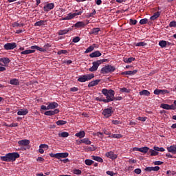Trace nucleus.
Here are the masks:
<instances>
[{"instance_id": "nucleus-1", "label": "nucleus", "mask_w": 176, "mask_h": 176, "mask_svg": "<svg viewBox=\"0 0 176 176\" xmlns=\"http://www.w3.org/2000/svg\"><path fill=\"white\" fill-rule=\"evenodd\" d=\"M19 157H20V154H19V153H9L4 156L0 157V160H1V162H16V159H19Z\"/></svg>"}, {"instance_id": "nucleus-2", "label": "nucleus", "mask_w": 176, "mask_h": 176, "mask_svg": "<svg viewBox=\"0 0 176 176\" xmlns=\"http://www.w3.org/2000/svg\"><path fill=\"white\" fill-rule=\"evenodd\" d=\"M102 93L105 96V98H100V97H96V100L99 101L100 102H112V97L113 96L111 93H110V96L109 95V90L107 89H102Z\"/></svg>"}, {"instance_id": "nucleus-3", "label": "nucleus", "mask_w": 176, "mask_h": 176, "mask_svg": "<svg viewBox=\"0 0 176 176\" xmlns=\"http://www.w3.org/2000/svg\"><path fill=\"white\" fill-rule=\"evenodd\" d=\"M107 61H108V59H101L94 61L92 63V67L89 68L90 72H95V71H97V69H98V67H100L101 64H104V63H107Z\"/></svg>"}, {"instance_id": "nucleus-4", "label": "nucleus", "mask_w": 176, "mask_h": 176, "mask_svg": "<svg viewBox=\"0 0 176 176\" xmlns=\"http://www.w3.org/2000/svg\"><path fill=\"white\" fill-rule=\"evenodd\" d=\"M115 71H116V68L115 67V66L107 65L101 69L100 74H112V72H115Z\"/></svg>"}, {"instance_id": "nucleus-5", "label": "nucleus", "mask_w": 176, "mask_h": 176, "mask_svg": "<svg viewBox=\"0 0 176 176\" xmlns=\"http://www.w3.org/2000/svg\"><path fill=\"white\" fill-rule=\"evenodd\" d=\"M93 78H94V74L82 75L78 77L77 80L78 82L83 83L85 82H88V80H91Z\"/></svg>"}, {"instance_id": "nucleus-6", "label": "nucleus", "mask_w": 176, "mask_h": 176, "mask_svg": "<svg viewBox=\"0 0 176 176\" xmlns=\"http://www.w3.org/2000/svg\"><path fill=\"white\" fill-rule=\"evenodd\" d=\"M50 157H55L56 159H65V157H68L69 154L68 153H50Z\"/></svg>"}, {"instance_id": "nucleus-7", "label": "nucleus", "mask_w": 176, "mask_h": 176, "mask_svg": "<svg viewBox=\"0 0 176 176\" xmlns=\"http://www.w3.org/2000/svg\"><path fill=\"white\" fill-rule=\"evenodd\" d=\"M102 113L104 116V117L109 118L112 116V113H113V108L112 107H110L109 108L104 109H103Z\"/></svg>"}, {"instance_id": "nucleus-8", "label": "nucleus", "mask_w": 176, "mask_h": 176, "mask_svg": "<svg viewBox=\"0 0 176 176\" xmlns=\"http://www.w3.org/2000/svg\"><path fill=\"white\" fill-rule=\"evenodd\" d=\"M17 47V44L16 43H7L3 45V49L5 50H13Z\"/></svg>"}, {"instance_id": "nucleus-9", "label": "nucleus", "mask_w": 176, "mask_h": 176, "mask_svg": "<svg viewBox=\"0 0 176 176\" xmlns=\"http://www.w3.org/2000/svg\"><path fill=\"white\" fill-rule=\"evenodd\" d=\"M52 45L50 44L47 43L44 45V48L40 47L37 45H32L30 47L31 49H35L36 50H38V52H46V49H49V47H51Z\"/></svg>"}, {"instance_id": "nucleus-10", "label": "nucleus", "mask_w": 176, "mask_h": 176, "mask_svg": "<svg viewBox=\"0 0 176 176\" xmlns=\"http://www.w3.org/2000/svg\"><path fill=\"white\" fill-rule=\"evenodd\" d=\"M111 93L113 95V96H111V101H120L122 100V96H118V97H115V91L112 90V89H109V96H111Z\"/></svg>"}, {"instance_id": "nucleus-11", "label": "nucleus", "mask_w": 176, "mask_h": 176, "mask_svg": "<svg viewBox=\"0 0 176 176\" xmlns=\"http://www.w3.org/2000/svg\"><path fill=\"white\" fill-rule=\"evenodd\" d=\"M105 155L107 157H109V159H111V160H116V159H118V155L115 154L113 151H109L106 153Z\"/></svg>"}, {"instance_id": "nucleus-12", "label": "nucleus", "mask_w": 176, "mask_h": 176, "mask_svg": "<svg viewBox=\"0 0 176 176\" xmlns=\"http://www.w3.org/2000/svg\"><path fill=\"white\" fill-rule=\"evenodd\" d=\"M52 9H54V3H47L43 7L44 12H50Z\"/></svg>"}, {"instance_id": "nucleus-13", "label": "nucleus", "mask_w": 176, "mask_h": 176, "mask_svg": "<svg viewBox=\"0 0 176 176\" xmlns=\"http://www.w3.org/2000/svg\"><path fill=\"white\" fill-rule=\"evenodd\" d=\"M161 108H162L163 109H167V110H170V109H173V110H175L176 107L175 106H174V104H164L162 103L161 104Z\"/></svg>"}, {"instance_id": "nucleus-14", "label": "nucleus", "mask_w": 176, "mask_h": 176, "mask_svg": "<svg viewBox=\"0 0 176 176\" xmlns=\"http://www.w3.org/2000/svg\"><path fill=\"white\" fill-rule=\"evenodd\" d=\"M60 112V110L58 109H56L54 111H47L44 113V115L45 116H53V115H56Z\"/></svg>"}, {"instance_id": "nucleus-15", "label": "nucleus", "mask_w": 176, "mask_h": 176, "mask_svg": "<svg viewBox=\"0 0 176 176\" xmlns=\"http://www.w3.org/2000/svg\"><path fill=\"white\" fill-rule=\"evenodd\" d=\"M168 91L166 89H156L154 90V94L159 96V94H168Z\"/></svg>"}, {"instance_id": "nucleus-16", "label": "nucleus", "mask_w": 176, "mask_h": 176, "mask_svg": "<svg viewBox=\"0 0 176 176\" xmlns=\"http://www.w3.org/2000/svg\"><path fill=\"white\" fill-rule=\"evenodd\" d=\"M47 105L48 106V109H56V108L58 107V103L56 102H48Z\"/></svg>"}, {"instance_id": "nucleus-17", "label": "nucleus", "mask_w": 176, "mask_h": 176, "mask_svg": "<svg viewBox=\"0 0 176 176\" xmlns=\"http://www.w3.org/2000/svg\"><path fill=\"white\" fill-rule=\"evenodd\" d=\"M160 170V167L155 166V167H146L144 168V171L147 173H151V171H159Z\"/></svg>"}, {"instance_id": "nucleus-18", "label": "nucleus", "mask_w": 176, "mask_h": 176, "mask_svg": "<svg viewBox=\"0 0 176 176\" xmlns=\"http://www.w3.org/2000/svg\"><path fill=\"white\" fill-rule=\"evenodd\" d=\"M27 113H28V109H20L17 111V115H19V116H25Z\"/></svg>"}, {"instance_id": "nucleus-19", "label": "nucleus", "mask_w": 176, "mask_h": 176, "mask_svg": "<svg viewBox=\"0 0 176 176\" xmlns=\"http://www.w3.org/2000/svg\"><path fill=\"white\" fill-rule=\"evenodd\" d=\"M0 63H3V67H8L9 63H10V59L9 58H0Z\"/></svg>"}, {"instance_id": "nucleus-20", "label": "nucleus", "mask_w": 176, "mask_h": 176, "mask_svg": "<svg viewBox=\"0 0 176 176\" xmlns=\"http://www.w3.org/2000/svg\"><path fill=\"white\" fill-rule=\"evenodd\" d=\"M102 55V54H101L100 51H95L89 54V57H91V58H94L96 57H101Z\"/></svg>"}, {"instance_id": "nucleus-21", "label": "nucleus", "mask_w": 176, "mask_h": 176, "mask_svg": "<svg viewBox=\"0 0 176 176\" xmlns=\"http://www.w3.org/2000/svg\"><path fill=\"white\" fill-rule=\"evenodd\" d=\"M30 140H19L18 142L19 145H21V146H27L28 145H30Z\"/></svg>"}, {"instance_id": "nucleus-22", "label": "nucleus", "mask_w": 176, "mask_h": 176, "mask_svg": "<svg viewBox=\"0 0 176 176\" xmlns=\"http://www.w3.org/2000/svg\"><path fill=\"white\" fill-rule=\"evenodd\" d=\"M168 152L173 153V155H175L176 153V144L171 145L169 147H167Z\"/></svg>"}, {"instance_id": "nucleus-23", "label": "nucleus", "mask_w": 176, "mask_h": 176, "mask_svg": "<svg viewBox=\"0 0 176 176\" xmlns=\"http://www.w3.org/2000/svg\"><path fill=\"white\" fill-rule=\"evenodd\" d=\"M161 12H155L154 14H153V16H151V17H150V20H151V21H155V20H157V19H159V17H160V14H161Z\"/></svg>"}, {"instance_id": "nucleus-24", "label": "nucleus", "mask_w": 176, "mask_h": 176, "mask_svg": "<svg viewBox=\"0 0 176 176\" xmlns=\"http://www.w3.org/2000/svg\"><path fill=\"white\" fill-rule=\"evenodd\" d=\"M137 72H138V70H137V69H135L133 71H126V72H122L121 75H130V76L135 75V74H137Z\"/></svg>"}, {"instance_id": "nucleus-25", "label": "nucleus", "mask_w": 176, "mask_h": 176, "mask_svg": "<svg viewBox=\"0 0 176 176\" xmlns=\"http://www.w3.org/2000/svg\"><path fill=\"white\" fill-rule=\"evenodd\" d=\"M35 49H32V50H25V51H22L21 52V56H23V55H27V54H32V53H35Z\"/></svg>"}, {"instance_id": "nucleus-26", "label": "nucleus", "mask_w": 176, "mask_h": 176, "mask_svg": "<svg viewBox=\"0 0 176 176\" xmlns=\"http://www.w3.org/2000/svg\"><path fill=\"white\" fill-rule=\"evenodd\" d=\"M101 31V29L100 28H95L93 29H91L89 34H91L93 35H98V32Z\"/></svg>"}, {"instance_id": "nucleus-27", "label": "nucleus", "mask_w": 176, "mask_h": 176, "mask_svg": "<svg viewBox=\"0 0 176 176\" xmlns=\"http://www.w3.org/2000/svg\"><path fill=\"white\" fill-rule=\"evenodd\" d=\"M100 82H101V80H93L89 83L88 87H94V86H97Z\"/></svg>"}, {"instance_id": "nucleus-28", "label": "nucleus", "mask_w": 176, "mask_h": 176, "mask_svg": "<svg viewBox=\"0 0 176 176\" xmlns=\"http://www.w3.org/2000/svg\"><path fill=\"white\" fill-rule=\"evenodd\" d=\"M85 135H86L85 131H80L75 134V136L78 137V138H85Z\"/></svg>"}, {"instance_id": "nucleus-29", "label": "nucleus", "mask_w": 176, "mask_h": 176, "mask_svg": "<svg viewBox=\"0 0 176 176\" xmlns=\"http://www.w3.org/2000/svg\"><path fill=\"white\" fill-rule=\"evenodd\" d=\"M85 25L86 24H85L83 21H78L75 23L74 27H76V28H83Z\"/></svg>"}, {"instance_id": "nucleus-30", "label": "nucleus", "mask_w": 176, "mask_h": 176, "mask_svg": "<svg viewBox=\"0 0 176 176\" xmlns=\"http://www.w3.org/2000/svg\"><path fill=\"white\" fill-rule=\"evenodd\" d=\"M74 17H76L75 13H69L67 16L63 19V20H72V19H74Z\"/></svg>"}, {"instance_id": "nucleus-31", "label": "nucleus", "mask_w": 176, "mask_h": 176, "mask_svg": "<svg viewBox=\"0 0 176 176\" xmlns=\"http://www.w3.org/2000/svg\"><path fill=\"white\" fill-rule=\"evenodd\" d=\"M96 49V44H93L92 45L89 46L85 52V54H87V53H91V52H93Z\"/></svg>"}, {"instance_id": "nucleus-32", "label": "nucleus", "mask_w": 176, "mask_h": 176, "mask_svg": "<svg viewBox=\"0 0 176 176\" xmlns=\"http://www.w3.org/2000/svg\"><path fill=\"white\" fill-rule=\"evenodd\" d=\"M92 160H95L96 162H98L99 163H103L104 162V160H102L101 158V157H98V156H96V155L92 156Z\"/></svg>"}, {"instance_id": "nucleus-33", "label": "nucleus", "mask_w": 176, "mask_h": 176, "mask_svg": "<svg viewBox=\"0 0 176 176\" xmlns=\"http://www.w3.org/2000/svg\"><path fill=\"white\" fill-rule=\"evenodd\" d=\"M10 85H13L14 86H19L20 85V82H19V80L14 78L10 80Z\"/></svg>"}, {"instance_id": "nucleus-34", "label": "nucleus", "mask_w": 176, "mask_h": 176, "mask_svg": "<svg viewBox=\"0 0 176 176\" xmlns=\"http://www.w3.org/2000/svg\"><path fill=\"white\" fill-rule=\"evenodd\" d=\"M69 31H71V29H65L63 30H59L58 34V35H65V34H68V32H69Z\"/></svg>"}, {"instance_id": "nucleus-35", "label": "nucleus", "mask_w": 176, "mask_h": 176, "mask_svg": "<svg viewBox=\"0 0 176 176\" xmlns=\"http://www.w3.org/2000/svg\"><path fill=\"white\" fill-rule=\"evenodd\" d=\"M24 25H25V24L24 23H19V22H14L12 24V26L14 28L16 27H19V28H21V27H24Z\"/></svg>"}, {"instance_id": "nucleus-36", "label": "nucleus", "mask_w": 176, "mask_h": 176, "mask_svg": "<svg viewBox=\"0 0 176 176\" xmlns=\"http://www.w3.org/2000/svg\"><path fill=\"white\" fill-rule=\"evenodd\" d=\"M46 21H38L34 23L35 27H41V25H45Z\"/></svg>"}, {"instance_id": "nucleus-37", "label": "nucleus", "mask_w": 176, "mask_h": 176, "mask_svg": "<svg viewBox=\"0 0 176 176\" xmlns=\"http://www.w3.org/2000/svg\"><path fill=\"white\" fill-rule=\"evenodd\" d=\"M140 96H146L147 97L151 96V92L148 90H142V91L140 92Z\"/></svg>"}, {"instance_id": "nucleus-38", "label": "nucleus", "mask_w": 176, "mask_h": 176, "mask_svg": "<svg viewBox=\"0 0 176 176\" xmlns=\"http://www.w3.org/2000/svg\"><path fill=\"white\" fill-rule=\"evenodd\" d=\"M148 153H150L151 156H157L159 155V153L153 149H149Z\"/></svg>"}, {"instance_id": "nucleus-39", "label": "nucleus", "mask_w": 176, "mask_h": 176, "mask_svg": "<svg viewBox=\"0 0 176 176\" xmlns=\"http://www.w3.org/2000/svg\"><path fill=\"white\" fill-rule=\"evenodd\" d=\"M149 151V148L147 146L141 147L140 149V152H142V153H148Z\"/></svg>"}, {"instance_id": "nucleus-40", "label": "nucleus", "mask_w": 176, "mask_h": 176, "mask_svg": "<svg viewBox=\"0 0 176 176\" xmlns=\"http://www.w3.org/2000/svg\"><path fill=\"white\" fill-rule=\"evenodd\" d=\"M81 142H82V144H85V145H90V144H91V141H90V140H89L88 138L82 139Z\"/></svg>"}, {"instance_id": "nucleus-41", "label": "nucleus", "mask_w": 176, "mask_h": 176, "mask_svg": "<svg viewBox=\"0 0 176 176\" xmlns=\"http://www.w3.org/2000/svg\"><path fill=\"white\" fill-rule=\"evenodd\" d=\"M159 46H160V47H166V46H167V41L162 40L161 41L159 42Z\"/></svg>"}, {"instance_id": "nucleus-42", "label": "nucleus", "mask_w": 176, "mask_h": 176, "mask_svg": "<svg viewBox=\"0 0 176 176\" xmlns=\"http://www.w3.org/2000/svg\"><path fill=\"white\" fill-rule=\"evenodd\" d=\"M59 137H61L62 138H67L69 135V133L68 132H62L58 134Z\"/></svg>"}, {"instance_id": "nucleus-43", "label": "nucleus", "mask_w": 176, "mask_h": 176, "mask_svg": "<svg viewBox=\"0 0 176 176\" xmlns=\"http://www.w3.org/2000/svg\"><path fill=\"white\" fill-rule=\"evenodd\" d=\"M154 151H156L157 152H164L166 149L163 147H157V146H154L153 147Z\"/></svg>"}, {"instance_id": "nucleus-44", "label": "nucleus", "mask_w": 176, "mask_h": 176, "mask_svg": "<svg viewBox=\"0 0 176 176\" xmlns=\"http://www.w3.org/2000/svg\"><path fill=\"white\" fill-rule=\"evenodd\" d=\"M123 135L122 134H113L109 136V138H122Z\"/></svg>"}, {"instance_id": "nucleus-45", "label": "nucleus", "mask_w": 176, "mask_h": 176, "mask_svg": "<svg viewBox=\"0 0 176 176\" xmlns=\"http://www.w3.org/2000/svg\"><path fill=\"white\" fill-rule=\"evenodd\" d=\"M57 126H64V124H67V121L59 120L56 122Z\"/></svg>"}, {"instance_id": "nucleus-46", "label": "nucleus", "mask_w": 176, "mask_h": 176, "mask_svg": "<svg viewBox=\"0 0 176 176\" xmlns=\"http://www.w3.org/2000/svg\"><path fill=\"white\" fill-rule=\"evenodd\" d=\"M120 93H130V89L126 87L120 88Z\"/></svg>"}, {"instance_id": "nucleus-47", "label": "nucleus", "mask_w": 176, "mask_h": 176, "mask_svg": "<svg viewBox=\"0 0 176 176\" xmlns=\"http://www.w3.org/2000/svg\"><path fill=\"white\" fill-rule=\"evenodd\" d=\"M85 163L87 166H91L94 163V161L91 160H85Z\"/></svg>"}, {"instance_id": "nucleus-48", "label": "nucleus", "mask_w": 176, "mask_h": 176, "mask_svg": "<svg viewBox=\"0 0 176 176\" xmlns=\"http://www.w3.org/2000/svg\"><path fill=\"white\" fill-rule=\"evenodd\" d=\"M146 45H147L146 43L145 42H139L135 44V45L138 47H144V46H146Z\"/></svg>"}, {"instance_id": "nucleus-49", "label": "nucleus", "mask_w": 176, "mask_h": 176, "mask_svg": "<svg viewBox=\"0 0 176 176\" xmlns=\"http://www.w3.org/2000/svg\"><path fill=\"white\" fill-rule=\"evenodd\" d=\"M166 174L168 176H174L175 175L176 172L175 170H167Z\"/></svg>"}, {"instance_id": "nucleus-50", "label": "nucleus", "mask_w": 176, "mask_h": 176, "mask_svg": "<svg viewBox=\"0 0 176 176\" xmlns=\"http://www.w3.org/2000/svg\"><path fill=\"white\" fill-rule=\"evenodd\" d=\"M140 24H141V25L148 24V19L144 18V19H141V20L140 21Z\"/></svg>"}, {"instance_id": "nucleus-51", "label": "nucleus", "mask_w": 176, "mask_h": 176, "mask_svg": "<svg viewBox=\"0 0 176 176\" xmlns=\"http://www.w3.org/2000/svg\"><path fill=\"white\" fill-rule=\"evenodd\" d=\"M73 173L74 174H76V175H80V174H82V170H79V169H74L73 170Z\"/></svg>"}, {"instance_id": "nucleus-52", "label": "nucleus", "mask_w": 176, "mask_h": 176, "mask_svg": "<svg viewBox=\"0 0 176 176\" xmlns=\"http://www.w3.org/2000/svg\"><path fill=\"white\" fill-rule=\"evenodd\" d=\"M79 41H80V37L79 36H76L72 39V42H74V43H78Z\"/></svg>"}, {"instance_id": "nucleus-53", "label": "nucleus", "mask_w": 176, "mask_h": 176, "mask_svg": "<svg viewBox=\"0 0 176 176\" xmlns=\"http://www.w3.org/2000/svg\"><path fill=\"white\" fill-rule=\"evenodd\" d=\"M102 132L104 133V134H105L106 135H111V131H109L108 129H102Z\"/></svg>"}, {"instance_id": "nucleus-54", "label": "nucleus", "mask_w": 176, "mask_h": 176, "mask_svg": "<svg viewBox=\"0 0 176 176\" xmlns=\"http://www.w3.org/2000/svg\"><path fill=\"white\" fill-rule=\"evenodd\" d=\"M39 148H41L43 149H49V146L47 144H41L39 146Z\"/></svg>"}, {"instance_id": "nucleus-55", "label": "nucleus", "mask_w": 176, "mask_h": 176, "mask_svg": "<svg viewBox=\"0 0 176 176\" xmlns=\"http://www.w3.org/2000/svg\"><path fill=\"white\" fill-rule=\"evenodd\" d=\"M67 53H68V51L67 50H61L60 51L58 52V54H67Z\"/></svg>"}, {"instance_id": "nucleus-56", "label": "nucleus", "mask_w": 176, "mask_h": 176, "mask_svg": "<svg viewBox=\"0 0 176 176\" xmlns=\"http://www.w3.org/2000/svg\"><path fill=\"white\" fill-rule=\"evenodd\" d=\"M137 20H133L132 19H130V25H135L137 24Z\"/></svg>"}, {"instance_id": "nucleus-57", "label": "nucleus", "mask_w": 176, "mask_h": 176, "mask_svg": "<svg viewBox=\"0 0 176 176\" xmlns=\"http://www.w3.org/2000/svg\"><path fill=\"white\" fill-rule=\"evenodd\" d=\"M111 123H113V124H122V122L119 121V120H113L111 121Z\"/></svg>"}, {"instance_id": "nucleus-58", "label": "nucleus", "mask_w": 176, "mask_h": 176, "mask_svg": "<svg viewBox=\"0 0 176 176\" xmlns=\"http://www.w3.org/2000/svg\"><path fill=\"white\" fill-rule=\"evenodd\" d=\"M169 27H176V21H172L169 23Z\"/></svg>"}, {"instance_id": "nucleus-59", "label": "nucleus", "mask_w": 176, "mask_h": 176, "mask_svg": "<svg viewBox=\"0 0 176 176\" xmlns=\"http://www.w3.org/2000/svg\"><path fill=\"white\" fill-rule=\"evenodd\" d=\"M163 162L162 161H155L154 162V164L155 166H162V164H163Z\"/></svg>"}, {"instance_id": "nucleus-60", "label": "nucleus", "mask_w": 176, "mask_h": 176, "mask_svg": "<svg viewBox=\"0 0 176 176\" xmlns=\"http://www.w3.org/2000/svg\"><path fill=\"white\" fill-rule=\"evenodd\" d=\"M137 119L140 122H145L146 120V117H138Z\"/></svg>"}, {"instance_id": "nucleus-61", "label": "nucleus", "mask_w": 176, "mask_h": 176, "mask_svg": "<svg viewBox=\"0 0 176 176\" xmlns=\"http://www.w3.org/2000/svg\"><path fill=\"white\" fill-rule=\"evenodd\" d=\"M96 136L100 137V138H102L104 137V133L102 132H97L96 133Z\"/></svg>"}, {"instance_id": "nucleus-62", "label": "nucleus", "mask_w": 176, "mask_h": 176, "mask_svg": "<svg viewBox=\"0 0 176 176\" xmlns=\"http://www.w3.org/2000/svg\"><path fill=\"white\" fill-rule=\"evenodd\" d=\"M106 174H107V175L113 176V175H115L116 173H113V171L108 170L106 172Z\"/></svg>"}, {"instance_id": "nucleus-63", "label": "nucleus", "mask_w": 176, "mask_h": 176, "mask_svg": "<svg viewBox=\"0 0 176 176\" xmlns=\"http://www.w3.org/2000/svg\"><path fill=\"white\" fill-rule=\"evenodd\" d=\"M78 90H79V89L76 87H73L70 88V91L75 92V91H78Z\"/></svg>"}, {"instance_id": "nucleus-64", "label": "nucleus", "mask_w": 176, "mask_h": 176, "mask_svg": "<svg viewBox=\"0 0 176 176\" xmlns=\"http://www.w3.org/2000/svg\"><path fill=\"white\" fill-rule=\"evenodd\" d=\"M134 173L135 174H140L141 173V169L140 168H136L134 170Z\"/></svg>"}]
</instances>
